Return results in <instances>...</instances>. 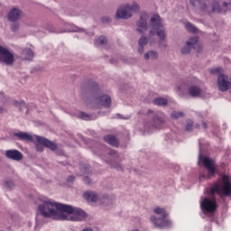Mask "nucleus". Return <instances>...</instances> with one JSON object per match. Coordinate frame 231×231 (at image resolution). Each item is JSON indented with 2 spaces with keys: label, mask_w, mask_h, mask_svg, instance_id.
<instances>
[{
  "label": "nucleus",
  "mask_w": 231,
  "mask_h": 231,
  "mask_svg": "<svg viewBox=\"0 0 231 231\" xmlns=\"http://www.w3.org/2000/svg\"><path fill=\"white\" fill-rule=\"evenodd\" d=\"M111 167H114L117 171H122V166H120V165L111 166Z\"/></svg>",
  "instance_id": "43"
},
{
  "label": "nucleus",
  "mask_w": 231,
  "mask_h": 231,
  "mask_svg": "<svg viewBox=\"0 0 231 231\" xmlns=\"http://www.w3.org/2000/svg\"><path fill=\"white\" fill-rule=\"evenodd\" d=\"M102 23H111V18H109V16H105L102 18Z\"/></svg>",
  "instance_id": "39"
},
{
  "label": "nucleus",
  "mask_w": 231,
  "mask_h": 231,
  "mask_svg": "<svg viewBox=\"0 0 231 231\" xmlns=\"http://www.w3.org/2000/svg\"><path fill=\"white\" fill-rule=\"evenodd\" d=\"M83 181L86 185H91V183H93V180L91 179H89V177L85 176L83 178Z\"/></svg>",
  "instance_id": "38"
},
{
  "label": "nucleus",
  "mask_w": 231,
  "mask_h": 231,
  "mask_svg": "<svg viewBox=\"0 0 231 231\" xmlns=\"http://www.w3.org/2000/svg\"><path fill=\"white\" fill-rule=\"evenodd\" d=\"M199 42V36H193L189 38V40L186 42L185 46L182 47V49L180 50V53L182 55H189L192 48H194V46H196Z\"/></svg>",
  "instance_id": "15"
},
{
  "label": "nucleus",
  "mask_w": 231,
  "mask_h": 231,
  "mask_svg": "<svg viewBox=\"0 0 231 231\" xmlns=\"http://www.w3.org/2000/svg\"><path fill=\"white\" fill-rule=\"evenodd\" d=\"M106 163H108V165H111V162L110 161H106Z\"/></svg>",
  "instance_id": "48"
},
{
  "label": "nucleus",
  "mask_w": 231,
  "mask_h": 231,
  "mask_svg": "<svg viewBox=\"0 0 231 231\" xmlns=\"http://www.w3.org/2000/svg\"><path fill=\"white\" fill-rule=\"evenodd\" d=\"M155 35L159 37L160 41H165V38L167 37V31H165V28L162 26L159 30L155 31Z\"/></svg>",
  "instance_id": "26"
},
{
  "label": "nucleus",
  "mask_w": 231,
  "mask_h": 231,
  "mask_svg": "<svg viewBox=\"0 0 231 231\" xmlns=\"http://www.w3.org/2000/svg\"><path fill=\"white\" fill-rule=\"evenodd\" d=\"M163 24H162V17L160 14H153L150 19V32L148 33L149 39L152 37H154L156 35V31L160 30V28H162Z\"/></svg>",
  "instance_id": "12"
},
{
  "label": "nucleus",
  "mask_w": 231,
  "mask_h": 231,
  "mask_svg": "<svg viewBox=\"0 0 231 231\" xmlns=\"http://www.w3.org/2000/svg\"><path fill=\"white\" fill-rule=\"evenodd\" d=\"M72 32H79V27H75Z\"/></svg>",
  "instance_id": "46"
},
{
  "label": "nucleus",
  "mask_w": 231,
  "mask_h": 231,
  "mask_svg": "<svg viewBox=\"0 0 231 231\" xmlns=\"http://www.w3.org/2000/svg\"><path fill=\"white\" fill-rule=\"evenodd\" d=\"M202 51H203V49H201V48L199 49V53L201 52Z\"/></svg>",
  "instance_id": "49"
},
{
  "label": "nucleus",
  "mask_w": 231,
  "mask_h": 231,
  "mask_svg": "<svg viewBox=\"0 0 231 231\" xmlns=\"http://www.w3.org/2000/svg\"><path fill=\"white\" fill-rule=\"evenodd\" d=\"M14 106H15V107H20L21 109H23V107H26V103L24 101H14Z\"/></svg>",
  "instance_id": "34"
},
{
  "label": "nucleus",
  "mask_w": 231,
  "mask_h": 231,
  "mask_svg": "<svg viewBox=\"0 0 231 231\" xmlns=\"http://www.w3.org/2000/svg\"><path fill=\"white\" fill-rule=\"evenodd\" d=\"M217 86L219 91L225 93V91H228L231 89V82L228 80V76L225 74H219L217 78Z\"/></svg>",
  "instance_id": "14"
},
{
  "label": "nucleus",
  "mask_w": 231,
  "mask_h": 231,
  "mask_svg": "<svg viewBox=\"0 0 231 231\" xmlns=\"http://www.w3.org/2000/svg\"><path fill=\"white\" fill-rule=\"evenodd\" d=\"M105 142L112 145V147H118V139L115 135L108 134L104 137Z\"/></svg>",
  "instance_id": "22"
},
{
  "label": "nucleus",
  "mask_w": 231,
  "mask_h": 231,
  "mask_svg": "<svg viewBox=\"0 0 231 231\" xmlns=\"http://www.w3.org/2000/svg\"><path fill=\"white\" fill-rule=\"evenodd\" d=\"M193 127H194V122H189L185 126V131H187L188 133H192Z\"/></svg>",
  "instance_id": "35"
},
{
  "label": "nucleus",
  "mask_w": 231,
  "mask_h": 231,
  "mask_svg": "<svg viewBox=\"0 0 231 231\" xmlns=\"http://www.w3.org/2000/svg\"><path fill=\"white\" fill-rule=\"evenodd\" d=\"M0 62L5 64V66H14V62H15L14 52L3 47V45H0Z\"/></svg>",
  "instance_id": "11"
},
{
  "label": "nucleus",
  "mask_w": 231,
  "mask_h": 231,
  "mask_svg": "<svg viewBox=\"0 0 231 231\" xmlns=\"http://www.w3.org/2000/svg\"><path fill=\"white\" fill-rule=\"evenodd\" d=\"M22 14L23 13L18 8H13L8 14V19L13 23L15 21H19L21 19Z\"/></svg>",
  "instance_id": "19"
},
{
  "label": "nucleus",
  "mask_w": 231,
  "mask_h": 231,
  "mask_svg": "<svg viewBox=\"0 0 231 231\" xmlns=\"http://www.w3.org/2000/svg\"><path fill=\"white\" fill-rule=\"evenodd\" d=\"M38 208L43 217H53L60 221H84L88 217L82 208L50 200L43 201Z\"/></svg>",
  "instance_id": "1"
},
{
  "label": "nucleus",
  "mask_w": 231,
  "mask_h": 231,
  "mask_svg": "<svg viewBox=\"0 0 231 231\" xmlns=\"http://www.w3.org/2000/svg\"><path fill=\"white\" fill-rule=\"evenodd\" d=\"M67 181H69V183H73V181H75V176L73 175L69 176Z\"/></svg>",
  "instance_id": "40"
},
{
  "label": "nucleus",
  "mask_w": 231,
  "mask_h": 231,
  "mask_svg": "<svg viewBox=\"0 0 231 231\" xmlns=\"http://www.w3.org/2000/svg\"><path fill=\"white\" fill-rule=\"evenodd\" d=\"M153 213L156 216H161L157 217L156 216H151L150 220L156 226V228H169L172 226V222L169 219V213L165 208L157 206L153 208Z\"/></svg>",
  "instance_id": "4"
},
{
  "label": "nucleus",
  "mask_w": 231,
  "mask_h": 231,
  "mask_svg": "<svg viewBox=\"0 0 231 231\" xmlns=\"http://www.w3.org/2000/svg\"><path fill=\"white\" fill-rule=\"evenodd\" d=\"M17 28H19V26L17 25V23H14L12 26H11V29L13 32H16L17 31Z\"/></svg>",
  "instance_id": "41"
},
{
  "label": "nucleus",
  "mask_w": 231,
  "mask_h": 231,
  "mask_svg": "<svg viewBox=\"0 0 231 231\" xmlns=\"http://www.w3.org/2000/svg\"><path fill=\"white\" fill-rule=\"evenodd\" d=\"M79 118H81V120H89V118H91V116L89 114L80 112Z\"/></svg>",
  "instance_id": "36"
},
{
  "label": "nucleus",
  "mask_w": 231,
  "mask_h": 231,
  "mask_svg": "<svg viewBox=\"0 0 231 231\" xmlns=\"http://www.w3.org/2000/svg\"><path fill=\"white\" fill-rule=\"evenodd\" d=\"M97 42L99 46H106V44H107V38H106V36H99Z\"/></svg>",
  "instance_id": "32"
},
{
  "label": "nucleus",
  "mask_w": 231,
  "mask_h": 231,
  "mask_svg": "<svg viewBox=\"0 0 231 231\" xmlns=\"http://www.w3.org/2000/svg\"><path fill=\"white\" fill-rule=\"evenodd\" d=\"M171 116L172 120H178V118H183V116H185V114L181 111H173L171 112Z\"/></svg>",
  "instance_id": "29"
},
{
  "label": "nucleus",
  "mask_w": 231,
  "mask_h": 231,
  "mask_svg": "<svg viewBox=\"0 0 231 231\" xmlns=\"http://www.w3.org/2000/svg\"><path fill=\"white\" fill-rule=\"evenodd\" d=\"M148 113H149V115H150V113H152V110H149Z\"/></svg>",
  "instance_id": "50"
},
{
  "label": "nucleus",
  "mask_w": 231,
  "mask_h": 231,
  "mask_svg": "<svg viewBox=\"0 0 231 231\" xmlns=\"http://www.w3.org/2000/svg\"><path fill=\"white\" fill-rule=\"evenodd\" d=\"M167 122V116L163 114H154L152 122L144 124L145 131L152 133L154 129H162V125Z\"/></svg>",
  "instance_id": "8"
},
{
  "label": "nucleus",
  "mask_w": 231,
  "mask_h": 231,
  "mask_svg": "<svg viewBox=\"0 0 231 231\" xmlns=\"http://www.w3.org/2000/svg\"><path fill=\"white\" fill-rule=\"evenodd\" d=\"M79 169L81 172H83V174H89L91 171V166H89L88 164H82L79 166Z\"/></svg>",
  "instance_id": "31"
},
{
  "label": "nucleus",
  "mask_w": 231,
  "mask_h": 231,
  "mask_svg": "<svg viewBox=\"0 0 231 231\" xmlns=\"http://www.w3.org/2000/svg\"><path fill=\"white\" fill-rule=\"evenodd\" d=\"M49 32H51V33H59V32L55 31V29L53 27H51L49 29Z\"/></svg>",
  "instance_id": "42"
},
{
  "label": "nucleus",
  "mask_w": 231,
  "mask_h": 231,
  "mask_svg": "<svg viewBox=\"0 0 231 231\" xmlns=\"http://www.w3.org/2000/svg\"><path fill=\"white\" fill-rule=\"evenodd\" d=\"M202 127H203V129H207V127H208L207 123L203 122V123H202Z\"/></svg>",
  "instance_id": "44"
},
{
  "label": "nucleus",
  "mask_w": 231,
  "mask_h": 231,
  "mask_svg": "<svg viewBox=\"0 0 231 231\" xmlns=\"http://www.w3.org/2000/svg\"><path fill=\"white\" fill-rule=\"evenodd\" d=\"M34 138L37 143H39L36 144L37 152H42L44 151V147H47V149H50L51 151H57V149H59L57 143H55L53 141H50V139L40 135H34Z\"/></svg>",
  "instance_id": "9"
},
{
  "label": "nucleus",
  "mask_w": 231,
  "mask_h": 231,
  "mask_svg": "<svg viewBox=\"0 0 231 231\" xmlns=\"http://www.w3.org/2000/svg\"><path fill=\"white\" fill-rule=\"evenodd\" d=\"M202 162L207 171H199V179L201 180H210L212 176H216V162L208 157H203L201 153L199 154V162Z\"/></svg>",
  "instance_id": "6"
},
{
  "label": "nucleus",
  "mask_w": 231,
  "mask_h": 231,
  "mask_svg": "<svg viewBox=\"0 0 231 231\" xmlns=\"http://www.w3.org/2000/svg\"><path fill=\"white\" fill-rule=\"evenodd\" d=\"M84 199L90 203H97L98 201V194L95 191H87L83 194Z\"/></svg>",
  "instance_id": "20"
},
{
  "label": "nucleus",
  "mask_w": 231,
  "mask_h": 231,
  "mask_svg": "<svg viewBox=\"0 0 231 231\" xmlns=\"http://www.w3.org/2000/svg\"><path fill=\"white\" fill-rule=\"evenodd\" d=\"M108 155L113 158V160H116V158H118V153L116 152V151L115 150H110L108 152Z\"/></svg>",
  "instance_id": "37"
},
{
  "label": "nucleus",
  "mask_w": 231,
  "mask_h": 231,
  "mask_svg": "<svg viewBox=\"0 0 231 231\" xmlns=\"http://www.w3.org/2000/svg\"><path fill=\"white\" fill-rule=\"evenodd\" d=\"M5 189H8V190H14L15 184L14 183V180L8 179L5 181Z\"/></svg>",
  "instance_id": "30"
},
{
  "label": "nucleus",
  "mask_w": 231,
  "mask_h": 231,
  "mask_svg": "<svg viewBox=\"0 0 231 231\" xmlns=\"http://www.w3.org/2000/svg\"><path fill=\"white\" fill-rule=\"evenodd\" d=\"M147 30H149V14L142 13L136 22V32L138 33H145Z\"/></svg>",
  "instance_id": "13"
},
{
  "label": "nucleus",
  "mask_w": 231,
  "mask_h": 231,
  "mask_svg": "<svg viewBox=\"0 0 231 231\" xmlns=\"http://www.w3.org/2000/svg\"><path fill=\"white\" fill-rule=\"evenodd\" d=\"M195 128H196V129H199V124H196V125H195Z\"/></svg>",
  "instance_id": "47"
},
{
  "label": "nucleus",
  "mask_w": 231,
  "mask_h": 231,
  "mask_svg": "<svg viewBox=\"0 0 231 231\" xmlns=\"http://www.w3.org/2000/svg\"><path fill=\"white\" fill-rule=\"evenodd\" d=\"M1 113H5V108L4 107H0V114Z\"/></svg>",
  "instance_id": "45"
},
{
  "label": "nucleus",
  "mask_w": 231,
  "mask_h": 231,
  "mask_svg": "<svg viewBox=\"0 0 231 231\" xmlns=\"http://www.w3.org/2000/svg\"><path fill=\"white\" fill-rule=\"evenodd\" d=\"M216 194L220 198H224V196L231 198V182L228 175L222 176V185L217 182L210 188V196L214 198Z\"/></svg>",
  "instance_id": "5"
},
{
  "label": "nucleus",
  "mask_w": 231,
  "mask_h": 231,
  "mask_svg": "<svg viewBox=\"0 0 231 231\" xmlns=\"http://www.w3.org/2000/svg\"><path fill=\"white\" fill-rule=\"evenodd\" d=\"M200 208L203 214H214L217 208V202L216 199L204 198L200 201Z\"/></svg>",
  "instance_id": "10"
},
{
  "label": "nucleus",
  "mask_w": 231,
  "mask_h": 231,
  "mask_svg": "<svg viewBox=\"0 0 231 231\" xmlns=\"http://www.w3.org/2000/svg\"><path fill=\"white\" fill-rule=\"evenodd\" d=\"M22 55L25 60H33V51L30 48H25L22 51Z\"/></svg>",
  "instance_id": "23"
},
{
  "label": "nucleus",
  "mask_w": 231,
  "mask_h": 231,
  "mask_svg": "<svg viewBox=\"0 0 231 231\" xmlns=\"http://www.w3.org/2000/svg\"><path fill=\"white\" fill-rule=\"evenodd\" d=\"M191 6H199L200 12H205L209 15L211 14H226L231 12V0H190Z\"/></svg>",
  "instance_id": "3"
},
{
  "label": "nucleus",
  "mask_w": 231,
  "mask_h": 231,
  "mask_svg": "<svg viewBox=\"0 0 231 231\" xmlns=\"http://www.w3.org/2000/svg\"><path fill=\"white\" fill-rule=\"evenodd\" d=\"M102 206L106 210H109V208H113V201H111L109 198H104L102 200Z\"/></svg>",
  "instance_id": "27"
},
{
  "label": "nucleus",
  "mask_w": 231,
  "mask_h": 231,
  "mask_svg": "<svg viewBox=\"0 0 231 231\" xmlns=\"http://www.w3.org/2000/svg\"><path fill=\"white\" fill-rule=\"evenodd\" d=\"M221 71H223V69L218 67V68L211 69L209 70V73H211V75H223Z\"/></svg>",
  "instance_id": "33"
},
{
  "label": "nucleus",
  "mask_w": 231,
  "mask_h": 231,
  "mask_svg": "<svg viewBox=\"0 0 231 231\" xmlns=\"http://www.w3.org/2000/svg\"><path fill=\"white\" fill-rule=\"evenodd\" d=\"M82 97L83 100H91L96 104V108L102 107L104 106L107 109L111 107L112 100L108 95H102V89L98 87V84L92 83L87 88H82Z\"/></svg>",
  "instance_id": "2"
},
{
  "label": "nucleus",
  "mask_w": 231,
  "mask_h": 231,
  "mask_svg": "<svg viewBox=\"0 0 231 231\" xmlns=\"http://www.w3.org/2000/svg\"><path fill=\"white\" fill-rule=\"evenodd\" d=\"M186 30H188V32H190V33H199V29H198V27H196V25L191 23H186Z\"/></svg>",
  "instance_id": "28"
},
{
  "label": "nucleus",
  "mask_w": 231,
  "mask_h": 231,
  "mask_svg": "<svg viewBox=\"0 0 231 231\" xmlns=\"http://www.w3.org/2000/svg\"><path fill=\"white\" fill-rule=\"evenodd\" d=\"M140 12V5L136 2L119 5L116 14V19H131L133 13Z\"/></svg>",
  "instance_id": "7"
},
{
  "label": "nucleus",
  "mask_w": 231,
  "mask_h": 231,
  "mask_svg": "<svg viewBox=\"0 0 231 231\" xmlns=\"http://www.w3.org/2000/svg\"><path fill=\"white\" fill-rule=\"evenodd\" d=\"M152 102L154 106H168L169 104V100H167V98H164V97H156L153 99Z\"/></svg>",
  "instance_id": "25"
},
{
  "label": "nucleus",
  "mask_w": 231,
  "mask_h": 231,
  "mask_svg": "<svg viewBox=\"0 0 231 231\" xmlns=\"http://www.w3.org/2000/svg\"><path fill=\"white\" fill-rule=\"evenodd\" d=\"M149 42V38H147L145 35H142L141 38L138 41V53L142 54L143 53V51L145 50V46H147Z\"/></svg>",
  "instance_id": "21"
},
{
  "label": "nucleus",
  "mask_w": 231,
  "mask_h": 231,
  "mask_svg": "<svg viewBox=\"0 0 231 231\" xmlns=\"http://www.w3.org/2000/svg\"><path fill=\"white\" fill-rule=\"evenodd\" d=\"M145 60H156L158 59L159 54L156 51H150L144 54Z\"/></svg>",
  "instance_id": "24"
},
{
  "label": "nucleus",
  "mask_w": 231,
  "mask_h": 231,
  "mask_svg": "<svg viewBox=\"0 0 231 231\" xmlns=\"http://www.w3.org/2000/svg\"><path fill=\"white\" fill-rule=\"evenodd\" d=\"M188 95L192 98H199L205 95V91L198 85H191L188 88Z\"/></svg>",
  "instance_id": "16"
},
{
  "label": "nucleus",
  "mask_w": 231,
  "mask_h": 231,
  "mask_svg": "<svg viewBox=\"0 0 231 231\" xmlns=\"http://www.w3.org/2000/svg\"><path fill=\"white\" fill-rule=\"evenodd\" d=\"M5 157L8 158V160L21 162V160L23 158V152H19V150H7L5 151Z\"/></svg>",
  "instance_id": "17"
},
{
  "label": "nucleus",
  "mask_w": 231,
  "mask_h": 231,
  "mask_svg": "<svg viewBox=\"0 0 231 231\" xmlns=\"http://www.w3.org/2000/svg\"><path fill=\"white\" fill-rule=\"evenodd\" d=\"M17 140H21L22 142H33V136L25 132H17L13 134Z\"/></svg>",
  "instance_id": "18"
}]
</instances>
